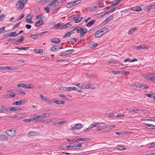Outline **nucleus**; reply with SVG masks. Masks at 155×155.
<instances>
[{
  "instance_id": "13d9d810",
  "label": "nucleus",
  "mask_w": 155,
  "mask_h": 155,
  "mask_svg": "<svg viewBox=\"0 0 155 155\" xmlns=\"http://www.w3.org/2000/svg\"><path fill=\"white\" fill-rule=\"evenodd\" d=\"M136 30V27L132 28L131 30H130L129 31V33L130 34H131L133 33L134 31V30Z\"/></svg>"
},
{
  "instance_id": "bb28decb",
  "label": "nucleus",
  "mask_w": 155,
  "mask_h": 155,
  "mask_svg": "<svg viewBox=\"0 0 155 155\" xmlns=\"http://www.w3.org/2000/svg\"><path fill=\"white\" fill-rule=\"evenodd\" d=\"M136 61V58H134L133 59L131 60L130 58H128L127 59L124 60V62H126L128 61H129L130 62H133L134 61Z\"/></svg>"
},
{
  "instance_id": "b1692460",
  "label": "nucleus",
  "mask_w": 155,
  "mask_h": 155,
  "mask_svg": "<svg viewBox=\"0 0 155 155\" xmlns=\"http://www.w3.org/2000/svg\"><path fill=\"white\" fill-rule=\"evenodd\" d=\"M51 42L54 44H59L61 42V41L59 39L57 38H55L54 39H52Z\"/></svg>"
},
{
  "instance_id": "58836bf2",
  "label": "nucleus",
  "mask_w": 155,
  "mask_h": 155,
  "mask_svg": "<svg viewBox=\"0 0 155 155\" xmlns=\"http://www.w3.org/2000/svg\"><path fill=\"white\" fill-rule=\"evenodd\" d=\"M143 9L144 10L147 12H150V5H147L145 6L143 8Z\"/></svg>"
},
{
  "instance_id": "cd10ccee",
  "label": "nucleus",
  "mask_w": 155,
  "mask_h": 155,
  "mask_svg": "<svg viewBox=\"0 0 155 155\" xmlns=\"http://www.w3.org/2000/svg\"><path fill=\"white\" fill-rule=\"evenodd\" d=\"M97 44L93 42H92L89 44V46L91 48H94L97 46Z\"/></svg>"
},
{
  "instance_id": "393cba45",
  "label": "nucleus",
  "mask_w": 155,
  "mask_h": 155,
  "mask_svg": "<svg viewBox=\"0 0 155 155\" xmlns=\"http://www.w3.org/2000/svg\"><path fill=\"white\" fill-rule=\"evenodd\" d=\"M50 114L49 113H44L42 114H41V116H42L41 117V118H46L48 117L49 115H50Z\"/></svg>"
},
{
  "instance_id": "f03ea898",
  "label": "nucleus",
  "mask_w": 155,
  "mask_h": 155,
  "mask_svg": "<svg viewBox=\"0 0 155 155\" xmlns=\"http://www.w3.org/2000/svg\"><path fill=\"white\" fill-rule=\"evenodd\" d=\"M87 29L86 28H84L81 27H78V29L76 30V32L77 33H80V37L84 36L87 32Z\"/></svg>"
},
{
  "instance_id": "e2e57ef3",
  "label": "nucleus",
  "mask_w": 155,
  "mask_h": 155,
  "mask_svg": "<svg viewBox=\"0 0 155 155\" xmlns=\"http://www.w3.org/2000/svg\"><path fill=\"white\" fill-rule=\"evenodd\" d=\"M143 76L144 78L150 80V77L148 76V75L145 74L143 75Z\"/></svg>"
},
{
  "instance_id": "6e6552de",
  "label": "nucleus",
  "mask_w": 155,
  "mask_h": 155,
  "mask_svg": "<svg viewBox=\"0 0 155 155\" xmlns=\"http://www.w3.org/2000/svg\"><path fill=\"white\" fill-rule=\"evenodd\" d=\"M107 13H108L107 12L101 13L100 14H97L96 15V17L98 19L99 18L100 19L102 18Z\"/></svg>"
},
{
  "instance_id": "a211bd4d",
  "label": "nucleus",
  "mask_w": 155,
  "mask_h": 155,
  "mask_svg": "<svg viewBox=\"0 0 155 155\" xmlns=\"http://www.w3.org/2000/svg\"><path fill=\"white\" fill-rule=\"evenodd\" d=\"M103 115L107 117H110L111 118H113L114 117V114L113 113H104L103 114Z\"/></svg>"
},
{
  "instance_id": "aec40b11",
  "label": "nucleus",
  "mask_w": 155,
  "mask_h": 155,
  "mask_svg": "<svg viewBox=\"0 0 155 155\" xmlns=\"http://www.w3.org/2000/svg\"><path fill=\"white\" fill-rule=\"evenodd\" d=\"M44 23V22L43 20H39L35 24V26L36 27H38L40 25H42Z\"/></svg>"
},
{
  "instance_id": "37998d69",
  "label": "nucleus",
  "mask_w": 155,
  "mask_h": 155,
  "mask_svg": "<svg viewBox=\"0 0 155 155\" xmlns=\"http://www.w3.org/2000/svg\"><path fill=\"white\" fill-rule=\"evenodd\" d=\"M32 118L31 117L29 118V119H25L23 120V121L24 122H27L28 123H30L31 121H32Z\"/></svg>"
},
{
  "instance_id": "6e6d98bb",
  "label": "nucleus",
  "mask_w": 155,
  "mask_h": 155,
  "mask_svg": "<svg viewBox=\"0 0 155 155\" xmlns=\"http://www.w3.org/2000/svg\"><path fill=\"white\" fill-rule=\"evenodd\" d=\"M153 126V125H149V124H147L146 125V127L149 129H153V127L152 126Z\"/></svg>"
},
{
  "instance_id": "f3484780",
  "label": "nucleus",
  "mask_w": 155,
  "mask_h": 155,
  "mask_svg": "<svg viewBox=\"0 0 155 155\" xmlns=\"http://www.w3.org/2000/svg\"><path fill=\"white\" fill-rule=\"evenodd\" d=\"M100 30L103 35L109 31V29L106 27L103 28Z\"/></svg>"
},
{
  "instance_id": "72a5a7b5",
  "label": "nucleus",
  "mask_w": 155,
  "mask_h": 155,
  "mask_svg": "<svg viewBox=\"0 0 155 155\" xmlns=\"http://www.w3.org/2000/svg\"><path fill=\"white\" fill-rule=\"evenodd\" d=\"M54 7H55L59 3V1L57 0H54L51 2Z\"/></svg>"
},
{
  "instance_id": "412c9836",
  "label": "nucleus",
  "mask_w": 155,
  "mask_h": 155,
  "mask_svg": "<svg viewBox=\"0 0 155 155\" xmlns=\"http://www.w3.org/2000/svg\"><path fill=\"white\" fill-rule=\"evenodd\" d=\"M37 134V133L35 131H31L28 134V136L29 137L35 136Z\"/></svg>"
},
{
  "instance_id": "09e8293b",
  "label": "nucleus",
  "mask_w": 155,
  "mask_h": 155,
  "mask_svg": "<svg viewBox=\"0 0 155 155\" xmlns=\"http://www.w3.org/2000/svg\"><path fill=\"white\" fill-rule=\"evenodd\" d=\"M97 130L98 131L101 130L102 131H104L106 130L104 126H102L101 128L97 129Z\"/></svg>"
},
{
  "instance_id": "8fccbe9b",
  "label": "nucleus",
  "mask_w": 155,
  "mask_h": 155,
  "mask_svg": "<svg viewBox=\"0 0 155 155\" xmlns=\"http://www.w3.org/2000/svg\"><path fill=\"white\" fill-rule=\"evenodd\" d=\"M25 87L26 89H29L32 88L33 87L32 85V84H26Z\"/></svg>"
},
{
  "instance_id": "f257e3e1",
  "label": "nucleus",
  "mask_w": 155,
  "mask_h": 155,
  "mask_svg": "<svg viewBox=\"0 0 155 155\" xmlns=\"http://www.w3.org/2000/svg\"><path fill=\"white\" fill-rule=\"evenodd\" d=\"M28 0H19L16 5V8L18 10H21L24 7L25 3Z\"/></svg>"
},
{
  "instance_id": "20e7f679",
  "label": "nucleus",
  "mask_w": 155,
  "mask_h": 155,
  "mask_svg": "<svg viewBox=\"0 0 155 155\" xmlns=\"http://www.w3.org/2000/svg\"><path fill=\"white\" fill-rule=\"evenodd\" d=\"M16 133V130L13 129L8 130L5 131V133L8 135L10 137H14L15 136Z\"/></svg>"
},
{
  "instance_id": "0e129e2a",
  "label": "nucleus",
  "mask_w": 155,
  "mask_h": 155,
  "mask_svg": "<svg viewBox=\"0 0 155 155\" xmlns=\"http://www.w3.org/2000/svg\"><path fill=\"white\" fill-rule=\"evenodd\" d=\"M14 69V68L12 67H10V66H6V70H13Z\"/></svg>"
},
{
  "instance_id": "0eeeda50",
  "label": "nucleus",
  "mask_w": 155,
  "mask_h": 155,
  "mask_svg": "<svg viewBox=\"0 0 155 155\" xmlns=\"http://www.w3.org/2000/svg\"><path fill=\"white\" fill-rule=\"evenodd\" d=\"M25 99H22L21 100L15 101L13 103V104L16 105H21L25 104Z\"/></svg>"
},
{
  "instance_id": "864d4df0",
  "label": "nucleus",
  "mask_w": 155,
  "mask_h": 155,
  "mask_svg": "<svg viewBox=\"0 0 155 155\" xmlns=\"http://www.w3.org/2000/svg\"><path fill=\"white\" fill-rule=\"evenodd\" d=\"M118 2H117V0H116L115 1H114L112 2V4H111V6H114L115 5H116L118 4Z\"/></svg>"
},
{
  "instance_id": "de8ad7c7",
  "label": "nucleus",
  "mask_w": 155,
  "mask_h": 155,
  "mask_svg": "<svg viewBox=\"0 0 155 155\" xmlns=\"http://www.w3.org/2000/svg\"><path fill=\"white\" fill-rule=\"evenodd\" d=\"M26 86V84L23 83H20L17 85V86L18 87H22L25 88Z\"/></svg>"
},
{
  "instance_id": "7c9ffc66",
  "label": "nucleus",
  "mask_w": 155,
  "mask_h": 155,
  "mask_svg": "<svg viewBox=\"0 0 155 155\" xmlns=\"http://www.w3.org/2000/svg\"><path fill=\"white\" fill-rule=\"evenodd\" d=\"M77 90L76 87H68L67 88V91H73Z\"/></svg>"
},
{
  "instance_id": "4468645a",
  "label": "nucleus",
  "mask_w": 155,
  "mask_h": 155,
  "mask_svg": "<svg viewBox=\"0 0 155 155\" xmlns=\"http://www.w3.org/2000/svg\"><path fill=\"white\" fill-rule=\"evenodd\" d=\"M100 8V6L99 5H97L91 8H90V11L91 12H94L96 10H98L99 8Z\"/></svg>"
},
{
  "instance_id": "ea45409f",
  "label": "nucleus",
  "mask_w": 155,
  "mask_h": 155,
  "mask_svg": "<svg viewBox=\"0 0 155 155\" xmlns=\"http://www.w3.org/2000/svg\"><path fill=\"white\" fill-rule=\"evenodd\" d=\"M150 12H153L155 11V6L153 5H150Z\"/></svg>"
},
{
  "instance_id": "423d86ee",
  "label": "nucleus",
  "mask_w": 155,
  "mask_h": 155,
  "mask_svg": "<svg viewBox=\"0 0 155 155\" xmlns=\"http://www.w3.org/2000/svg\"><path fill=\"white\" fill-rule=\"evenodd\" d=\"M5 112H8L11 111H16L19 110V108L16 107H9L8 108L4 109Z\"/></svg>"
},
{
  "instance_id": "4d7b16f0",
  "label": "nucleus",
  "mask_w": 155,
  "mask_h": 155,
  "mask_svg": "<svg viewBox=\"0 0 155 155\" xmlns=\"http://www.w3.org/2000/svg\"><path fill=\"white\" fill-rule=\"evenodd\" d=\"M66 123V121L63 120L61 121H59V124L61 126L62 125L65 124Z\"/></svg>"
},
{
  "instance_id": "79ce46f5",
  "label": "nucleus",
  "mask_w": 155,
  "mask_h": 155,
  "mask_svg": "<svg viewBox=\"0 0 155 155\" xmlns=\"http://www.w3.org/2000/svg\"><path fill=\"white\" fill-rule=\"evenodd\" d=\"M51 51H58V49H57V47H55V45H54V47H52L51 49Z\"/></svg>"
},
{
  "instance_id": "4be33fe9",
  "label": "nucleus",
  "mask_w": 155,
  "mask_h": 155,
  "mask_svg": "<svg viewBox=\"0 0 155 155\" xmlns=\"http://www.w3.org/2000/svg\"><path fill=\"white\" fill-rule=\"evenodd\" d=\"M7 140V136L4 135H0V140L2 141H6Z\"/></svg>"
},
{
  "instance_id": "bf43d9fd",
  "label": "nucleus",
  "mask_w": 155,
  "mask_h": 155,
  "mask_svg": "<svg viewBox=\"0 0 155 155\" xmlns=\"http://www.w3.org/2000/svg\"><path fill=\"white\" fill-rule=\"evenodd\" d=\"M47 6L48 7V8H52L54 7V5H53V4H52L51 2V3L49 4Z\"/></svg>"
},
{
  "instance_id": "1a4fd4ad",
  "label": "nucleus",
  "mask_w": 155,
  "mask_h": 155,
  "mask_svg": "<svg viewBox=\"0 0 155 155\" xmlns=\"http://www.w3.org/2000/svg\"><path fill=\"white\" fill-rule=\"evenodd\" d=\"M42 116H41V115H38V114H36L33 117H31L32 120V121H34L35 120V122L36 121V119H38V120H41V117Z\"/></svg>"
},
{
  "instance_id": "6ab92c4d",
  "label": "nucleus",
  "mask_w": 155,
  "mask_h": 155,
  "mask_svg": "<svg viewBox=\"0 0 155 155\" xmlns=\"http://www.w3.org/2000/svg\"><path fill=\"white\" fill-rule=\"evenodd\" d=\"M89 140V139L88 138H82L81 137H79V138H78L77 140H75V141L76 142L80 141H87Z\"/></svg>"
},
{
  "instance_id": "a19ab883",
  "label": "nucleus",
  "mask_w": 155,
  "mask_h": 155,
  "mask_svg": "<svg viewBox=\"0 0 155 155\" xmlns=\"http://www.w3.org/2000/svg\"><path fill=\"white\" fill-rule=\"evenodd\" d=\"M17 93L16 94H20L21 95H25V92L20 90H18V91H17Z\"/></svg>"
},
{
  "instance_id": "e433bc0d",
  "label": "nucleus",
  "mask_w": 155,
  "mask_h": 155,
  "mask_svg": "<svg viewBox=\"0 0 155 155\" xmlns=\"http://www.w3.org/2000/svg\"><path fill=\"white\" fill-rule=\"evenodd\" d=\"M72 34L71 31H69L66 33L63 37V38H65L69 36Z\"/></svg>"
},
{
  "instance_id": "4c0bfd02",
  "label": "nucleus",
  "mask_w": 155,
  "mask_h": 155,
  "mask_svg": "<svg viewBox=\"0 0 155 155\" xmlns=\"http://www.w3.org/2000/svg\"><path fill=\"white\" fill-rule=\"evenodd\" d=\"M44 18L45 17L43 15H38L36 17V19H42Z\"/></svg>"
},
{
  "instance_id": "5701e85b",
  "label": "nucleus",
  "mask_w": 155,
  "mask_h": 155,
  "mask_svg": "<svg viewBox=\"0 0 155 155\" xmlns=\"http://www.w3.org/2000/svg\"><path fill=\"white\" fill-rule=\"evenodd\" d=\"M81 146L82 144L81 143H79L76 145H74V146H71V147L74 148V149H77L78 148L80 149Z\"/></svg>"
},
{
  "instance_id": "338daca9",
  "label": "nucleus",
  "mask_w": 155,
  "mask_h": 155,
  "mask_svg": "<svg viewBox=\"0 0 155 155\" xmlns=\"http://www.w3.org/2000/svg\"><path fill=\"white\" fill-rule=\"evenodd\" d=\"M109 20H105L103 22L101 23V25H104L105 24H106L107 22H109Z\"/></svg>"
},
{
  "instance_id": "2f4dec72",
  "label": "nucleus",
  "mask_w": 155,
  "mask_h": 155,
  "mask_svg": "<svg viewBox=\"0 0 155 155\" xmlns=\"http://www.w3.org/2000/svg\"><path fill=\"white\" fill-rule=\"evenodd\" d=\"M43 52V50L42 49H40L39 50L35 49L34 50V53L35 54H40L42 53Z\"/></svg>"
},
{
  "instance_id": "69168bd1",
  "label": "nucleus",
  "mask_w": 155,
  "mask_h": 155,
  "mask_svg": "<svg viewBox=\"0 0 155 155\" xmlns=\"http://www.w3.org/2000/svg\"><path fill=\"white\" fill-rule=\"evenodd\" d=\"M20 23V22H19L16 24H15L13 27V28H16L18 27Z\"/></svg>"
},
{
  "instance_id": "c03bdc74",
  "label": "nucleus",
  "mask_w": 155,
  "mask_h": 155,
  "mask_svg": "<svg viewBox=\"0 0 155 155\" xmlns=\"http://www.w3.org/2000/svg\"><path fill=\"white\" fill-rule=\"evenodd\" d=\"M40 97L41 100L45 101H48V99L47 97H43V95L42 94L40 95Z\"/></svg>"
},
{
  "instance_id": "3c124183",
  "label": "nucleus",
  "mask_w": 155,
  "mask_h": 155,
  "mask_svg": "<svg viewBox=\"0 0 155 155\" xmlns=\"http://www.w3.org/2000/svg\"><path fill=\"white\" fill-rule=\"evenodd\" d=\"M29 48V47H21V48H17V49H19L20 50H27Z\"/></svg>"
},
{
  "instance_id": "49530a36",
  "label": "nucleus",
  "mask_w": 155,
  "mask_h": 155,
  "mask_svg": "<svg viewBox=\"0 0 155 155\" xmlns=\"http://www.w3.org/2000/svg\"><path fill=\"white\" fill-rule=\"evenodd\" d=\"M5 96L8 97V98H10V97H14L15 96V94H7L6 95H5Z\"/></svg>"
},
{
  "instance_id": "473e14b6",
  "label": "nucleus",
  "mask_w": 155,
  "mask_h": 155,
  "mask_svg": "<svg viewBox=\"0 0 155 155\" xmlns=\"http://www.w3.org/2000/svg\"><path fill=\"white\" fill-rule=\"evenodd\" d=\"M104 123L95 122L94 123V126L95 127H101V124H103Z\"/></svg>"
},
{
  "instance_id": "39448f33",
  "label": "nucleus",
  "mask_w": 155,
  "mask_h": 155,
  "mask_svg": "<svg viewBox=\"0 0 155 155\" xmlns=\"http://www.w3.org/2000/svg\"><path fill=\"white\" fill-rule=\"evenodd\" d=\"M73 24V23L72 21H71L68 23H67L63 26L60 28V29L64 30V29H67L69 27L72 26Z\"/></svg>"
},
{
  "instance_id": "ddd939ff",
  "label": "nucleus",
  "mask_w": 155,
  "mask_h": 155,
  "mask_svg": "<svg viewBox=\"0 0 155 155\" xmlns=\"http://www.w3.org/2000/svg\"><path fill=\"white\" fill-rule=\"evenodd\" d=\"M6 35H7L8 37L9 36L15 37L16 36L18 35V34H17V32H12L7 33Z\"/></svg>"
},
{
  "instance_id": "a878e982",
  "label": "nucleus",
  "mask_w": 155,
  "mask_h": 155,
  "mask_svg": "<svg viewBox=\"0 0 155 155\" xmlns=\"http://www.w3.org/2000/svg\"><path fill=\"white\" fill-rule=\"evenodd\" d=\"M63 26V24L61 23H57V24L55 25L54 26L55 29H57L59 27H61Z\"/></svg>"
},
{
  "instance_id": "5fc2aeb1",
  "label": "nucleus",
  "mask_w": 155,
  "mask_h": 155,
  "mask_svg": "<svg viewBox=\"0 0 155 155\" xmlns=\"http://www.w3.org/2000/svg\"><path fill=\"white\" fill-rule=\"evenodd\" d=\"M32 17V15L29 14L26 17L25 19H31Z\"/></svg>"
},
{
  "instance_id": "c756f323",
  "label": "nucleus",
  "mask_w": 155,
  "mask_h": 155,
  "mask_svg": "<svg viewBox=\"0 0 155 155\" xmlns=\"http://www.w3.org/2000/svg\"><path fill=\"white\" fill-rule=\"evenodd\" d=\"M95 21V20H92L91 21L88 22L87 24V27H89L93 24L94 22Z\"/></svg>"
},
{
  "instance_id": "774afa93",
  "label": "nucleus",
  "mask_w": 155,
  "mask_h": 155,
  "mask_svg": "<svg viewBox=\"0 0 155 155\" xmlns=\"http://www.w3.org/2000/svg\"><path fill=\"white\" fill-rule=\"evenodd\" d=\"M59 55L60 56H66L67 55L65 54V51L62 52L59 54Z\"/></svg>"
},
{
  "instance_id": "a18cd8bd",
  "label": "nucleus",
  "mask_w": 155,
  "mask_h": 155,
  "mask_svg": "<svg viewBox=\"0 0 155 155\" xmlns=\"http://www.w3.org/2000/svg\"><path fill=\"white\" fill-rule=\"evenodd\" d=\"M30 37L35 40H36L38 38L37 35H32Z\"/></svg>"
},
{
  "instance_id": "c9c22d12",
  "label": "nucleus",
  "mask_w": 155,
  "mask_h": 155,
  "mask_svg": "<svg viewBox=\"0 0 155 155\" xmlns=\"http://www.w3.org/2000/svg\"><path fill=\"white\" fill-rule=\"evenodd\" d=\"M55 102L56 104L59 105L61 104H63L65 102V101L62 100H58L55 101Z\"/></svg>"
},
{
  "instance_id": "2eb2a0df",
  "label": "nucleus",
  "mask_w": 155,
  "mask_h": 155,
  "mask_svg": "<svg viewBox=\"0 0 155 155\" xmlns=\"http://www.w3.org/2000/svg\"><path fill=\"white\" fill-rule=\"evenodd\" d=\"M149 48L148 46L146 45H141L137 47V49L138 50H140L141 49H148Z\"/></svg>"
},
{
  "instance_id": "7ed1b4c3",
  "label": "nucleus",
  "mask_w": 155,
  "mask_h": 155,
  "mask_svg": "<svg viewBox=\"0 0 155 155\" xmlns=\"http://www.w3.org/2000/svg\"><path fill=\"white\" fill-rule=\"evenodd\" d=\"M79 88L81 89L91 88L94 89L95 87H93V85L92 83H89L88 84H82L81 87H79Z\"/></svg>"
},
{
  "instance_id": "f8f14e48",
  "label": "nucleus",
  "mask_w": 155,
  "mask_h": 155,
  "mask_svg": "<svg viewBox=\"0 0 155 155\" xmlns=\"http://www.w3.org/2000/svg\"><path fill=\"white\" fill-rule=\"evenodd\" d=\"M83 127V125L81 124H77L75 125L74 127H72V129L76 130L77 129H79Z\"/></svg>"
},
{
  "instance_id": "9b49d317",
  "label": "nucleus",
  "mask_w": 155,
  "mask_h": 155,
  "mask_svg": "<svg viewBox=\"0 0 155 155\" xmlns=\"http://www.w3.org/2000/svg\"><path fill=\"white\" fill-rule=\"evenodd\" d=\"M80 15L78 14H75L74 15H72L70 17H69L68 18H67V19H78L79 18Z\"/></svg>"
},
{
  "instance_id": "f704fd0d",
  "label": "nucleus",
  "mask_w": 155,
  "mask_h": 155,
  "mask_svg": "<svg viewBox=\"0 0 155 155\" xmlns=\"http://www.w3.org/2000/svg\"><path fill=\"white\" fill-rule=\"evenodd\" d=\"M52 121V120L51 119H48L44 120V123L45 124H47L51 123Z\"/></svg>"
},
{
  "instance_id": "603ef678",
  "label": "nucleus",
  "mask_w": 155,
  "mask_h": 155,
  "mask_svg": "<svg viewBox=\"0 0 155 155\" xmlns=\"http://www.w3.org/2000/svg\"><path fill=\"white\" fill-rule=\"evenodd\" d=\"M58 96L60 97H62V98L64 100H66L67 99L66 97L63 94H60L58 95Z\"/></svg>"
},
{
  "instance_id": "dca6fc26",
  "label": "nucleus",
  "mask_w": 155,
  "mask_h": 155,
  "mask_svg": "<svg viewBox=\"0 0 155 155\" xmlns=\"http://www.w3.org/2000/svg\"><path fill=\"white\" fill-rule=\"evenodd\" d=\"M103 35L100 30L97 31L95 34V36L97 38H100Z\"/></svg>"
},
{
  "instance_id": "052dcab7",
  "label": "nucleus",
  "mask_w": 155,
  "mask_h": 155,
  "mask_svg": "<svg viewBox=\"0 0 155 155\" xmlns=\"http://www.w3.org/2000/svg\"><path fill=\"white\" fill-rule=\"evenodd\" d=\"M117 148L120 150H125L126 148L124 146H119Z\"/></svg>"
},
{
  "instance_id": "680f3d73",
  "label": "nucleus",
  "mask_w": 155,
  "mask_h": 155,
  "mask_svg": "<svg viewBox=\"0 0 155 155\" xmlns=\"http://www.w3.org/2000/svg\"><path fill=\"white\" fill-rule=\"evenodd\" d=\"M142 10V8L140 7L136 6V12H140Z\"/></svg>"
},
{
  "instance_id": "9d476101",
  "label": "nucleus",
  "mask_w": 155,
  "mask_h": 155,
  "mask_svg": "<svg viewBox=\"0 0 155 155\" xmlns=\"http://www.w3.org/2000/svg\"><path fill=\"white\" fill-rule=\"evenodd\" d=\"M24 37L23 36H21L18 37L17 38V40L16 41V44H18L23 41Z\"/></svg>"
},
{
  "instance_id": "c85d7f7f",
  "label": "nucleus",
  "mask_w": 155,
  "mask_h": 155,
  "mask_svg": "<svg viewBox=\"0 0 155 155\" xmlns=\"http://www.w3.org/2000/svg\"><path fill=\"white\" fill-rule=\"evenodd\" d=\"M74 50L73 49H70L65 51V54L67 55V56L68 55L70 54L73 53L74 52Z\"/></svg>"
}]
</instances>
